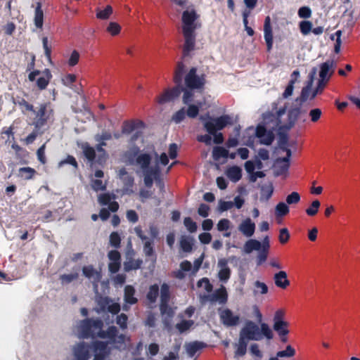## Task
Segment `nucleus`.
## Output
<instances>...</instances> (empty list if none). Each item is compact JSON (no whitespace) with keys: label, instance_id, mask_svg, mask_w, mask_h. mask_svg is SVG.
Returning a JSON list of instances; mask_svg holds the SVG:
<instances>
[{"label":"nucleus","instance_id":"1","mask_svg":"<svg viewBox=\"0 0 360 360\" xmlns=\"http://www.w3.org/2000/svg\"><path fill=\"white\" fill-rule=\"evenodd\" d=\"M200 18L194 8L186 10L182 13V33L184 38V44L182 49L183 58L191 56V52L195 47L196 34L195 30L200 27V23L196 21Z\"/></svg>","mask_w":360,"mask_h":360},{"label":"nucleus","instance_id":"2","mask_svg":"<svg viewBox=\"0 0 360 360\" xmlns=\"http://www.w3.org/2000/svg\"><path fill=\"white\" fill-rule=\"evenodd\" d=\"M200 120L203 122L206 131L214 136V142L221 144L224 142L222 133L217 131L222 130L227 125L232 124L231 117L229 115H223L217 117H212L209 114L201 115Z\"/></svg>","mask_w":360,"mask_h":360},{"label":"nucleus","instance_id":"3","mask_svg":"<svg viewBox=\"0 0 360 360\" xmlns=\"http://www.w3.org/2000/svg\"><path fill=\"white\" fill-rule=\"evenodd\" d=\"M185 72V65L182 61H179L174 71V82L176 84L172 89H166L163 94L157 98L160 104H164L178 98L182 92L183 87L181 86L183 76Z\"/></svg>","mask_w":360,"mask_h":360},{"label":"nucleus","instance_id":"4","mask_svg":"<svg viewBox=\"0 0 360 360\" xmlns=\"http://www.w3.org/2000/svg\"><path fill=\"white\" fill-rule=\"evenodd\" d=\"M32 124L35 128H43L53 117V110L49 102H44L39 104L36 109L34 108Z\"/></svg>","mask_w":360,"mask_h":360},{"label":"nucleus","instance_id":"5","mask_svg":"<svg viewBox=\"0 0 360 360\" xmlns=\"http://www.w3.org/2000/svg\"><path fill=\"white\" fill-rule=\"evenodd\" d=\"M103 322L100 319H85L80 322V331L84 338L98 337V333L103 328Z\"/></svg>","mask_w":360,"mask_h":360},{"label":"nucleus","instance_id":"6","mask_svg":"<svg viewBox=\"0 0 360 360\" xmlns=\"http://www.w3.org/2000/svg\"><path fill=\"white\" fill-rule=\"evenodd\" d=\"M184 81L186 87L189 89H201L205 85L206 75L205 74L198 75L197 68L193 67L186 75Z\"/></svg>","mask_w":360,"mask_h":360},{"label":"nucleus","instance_id":"7","mask_svg":"<svg viewBox=\"0 0 360 360\" xmlns=\"http://www.w3.org/2000/svg\"><path fill=\"white\" fill-rule=\"evenodd\" d=\"M336 68V63L333 60H327L326 62L319 65L318 79L329 82L331 77L335 72Z\"/></svg>","mask_w":360,"mask_h":360},{"label":"nucleus","instance_id":"8","mask_svg":"<svg viewBox=\"0 0 360 360\" xmlns=\"http://www.w3.org/2000/svg\"><path fill=\"white\" fill-rule=\"evenodd\" d=\"M240 335L248 340H259L262 339L258 326L252 321L245 323V326L240 332Z\"/></svg>","mask_w":360,"mask_h":360},{"label":"nucleus","instance_id":"9","mask_svg":"<svg viewBox=\"0 0 360 360\" xmlns=\"http://www.w3.org/2000/svg\"><path fill=\"white\" fill-rule=\"evenodd\" d=\"M316 71L317 68H313L311 69L309 75V80L305 86L302 88L300 96L295 99V103H305L307 100H313L314 98L311 97L313 92L311 88Z\"/></svg>","mask_w":360,"mask_h":360},{"label":"nucleus","instance_id":"10","mask_svg":"<svg viewBox=\"0 0 360 360\" xmlns=\"http://www.w3.org/2000/svg\"><path fill=\"white\" fill-rule=\"evenodd\" d=\"M281 316V311H277L274 317V329L279 335L281 340L285 342L287 340L286 335L289 331L287 328V323L282 320Z\"/></svg>","mask_w":360,"mask_h":360},{"label":"nucleus","instance_id":"11","mask_svg":"<svg viewBox=\"0 0 360 360\" xmlns=\"http://www.w3.org/2000/svg\"><path fill=\"white\" fill-rule=\"evenodd\" d=\"M219 317L221 323L227 326H235L238 324L240 318L238 315H234L229 309L220 310Z\"/></svg>","mask_w":360,"mask_h":360},{"label":"nucleus","instance_id":"12","mask_svg":"<svg viewBox=\"0 0 360 360\" xmlns=\"http://www.w3.org/2000/svg\"><path fill=\"white\" fill-rule=\"evenodd\" d=\"M205 298L210 302H219L225 304L228 300V294L224 285L217 289L212 295H205Z\"/></svg>","mask_w":360,"mask_h":360},{"label":"nucleus","instance_id":"13","mask_svg":"<svg viewBox=\"0 0 360 360\" xmlns=\"http://www.w3.org/2000/svg\"><path fill=\"white\" fill-rule=\"evenodd\" d=\"M144 184L146 187L151 188L153 184L154 179H158L160 174V169L158 165L150 167V169L144 171Z\"/></svg>","mask_w":360,"mask_h":360},{"label":"nucleus","instance_id":"14","mask_svg":"<svg viewBox=\"0 0 360 360\" xmlns=\"http://www.w3.org/2000/svg\"><path fill=\"white\" fill-rule=\"evenodd\" d=\"M264 40L266 44L267 51H270L273 46V32L271 25V18L266 16L264 24Z\"/></svg>","mask_w":360,"mask_h":360},{"label":"nucleus","instance_id":"15","mask_svg":"<svg viewBox=\"0 0 360 360\" xmlns=\"http://www.w3.org/2000/svg\"><path fill=\"white\" fill-rule=\"evenodd\" d=\"M238 231L247 238H250L255 231V224L250 218H246L239 224Z\"/></svg>","mask_w":360,"mask_h":360},{"label":"nucleus","instance_id":"16","mask_svg":"<svg viewBox=\"0 0 360 360\" xmlns=\"http://www.w3.org/2000/svg\"><path fill=\"white\" fill-rule=\"evenodd\" d=\"M73 353L76 360H89L90 358L89 347L84 342L79 343L75 346Z\"/></svg>","mask_w":360,"mask_h":360},{"label":"nucleus","instance_id":"17","mask_svg":"<svg viewBox=\"0 0 360 360\" xmlns=\"http://www.w3.org/2000/svg\"><path fill=\"white\" fill-rule=\"evenodd\" d=\"M143 250L147 258L146 261L150 260L153 266H154L157 260V255L154 250L153 240L148 239L144 241Z\"/></svg>","mask_w":360,"mask_h":360},{"label":"nucleus","instance_id":"18","mask_svg":"<svg viewBox=\"0 0 360 360\" xmlns=\"http://www.w3.org/2000/svg\"><path fill=\"white\" fill-rule=\"evenodd\" d=\"M160 311L163 318V323L166 326L170 324V321L174 315V309L169 305V302L160 303Z\"/></svg>","mask_w":360,"mask_h":360},{"label":"nucleus","instance_id":"19","mask_svg":"<svg viewBox=\"0 0 360 360\" xmlns=\"http://www.w3.org/2000/svg\"><path fill=\"white\" fill-rule=\"evenodd\" d=\"M41 73L42 76L36 80V84L37 88L41 91L46 89L52 78V74L49 68H45Z\"/></svg>","mask_w":360,"mask_h":360},{"label":"nucleus","instance_id":"20","mask_svg":"<svg viewBox=\"0 0 360 360\" xmlns=\"http://www.w3.org/2000/svg\"><path fill=\"white\" fill-rule=\"evenodd\" d=\"M308 107L305 103H295L294 105V120H300L306 121L307 117Z\"/></svg>","mask_w":360,"mask_h":360},{"label":"nucleus","instance_id":"21","mask_svg":"<svg viewBox=\"0 0 360 360\" xmlns=\"http://www.w3.org/2000/svg\"><path fill=\"white\" fill-rule=\"evenodd\" d=\"M152 161V157L148 153H139L136 158L135 165L139 166L143 172L150 169V165Z\"/></svg>","mask_w":360,"mask_h":360},{"label":"nucleus","instance_id":"22","mask_svg":"<svg viewBox=\"0 0 360 360\" xmlns=\"http://www.w3.org/2000/svg\"><path fill=\"white\" fill-rule=\"evenodd\" d=\"M136 290L134 286L127 285L124 290V300L126 304L133 305L138 302V299L134 296Z\"/></svg>","mask_w":360,"mask_h":360},{"label":"nucleus","instance_id":"23","mask_svg":"<svg viewBox=\"0 0 360 360\" xmlns=\"http://www.w3.org/2000/svg\"><path fill=\"white\" fill-rule=\"evenodd\" d=\"M41 2H37L34 9V23L37 28L41 29L44 25V11Z\"/></svg>","mask_w":360,"mask_h":360},{"label":"nucleus","instance_id":"24","mask_svg":"<svg viewBox=\"0 0 360 360\" xmlns=\"http://www.w3.org/2000/svg\"><path fill=\"white\" fill-rule=\"evenodd\" d=\"M219 266L221 267V269L218 273L219 278L223 282H226L231 276V270L227 266V261L226 259L219 260Z\"/></svg>","mask_w":360,"mask_h":360},{"label":"nucleus","instance_id":"25","mask_svg":"<svg viewBox=\"0 0 360 360\" xmlns=\"http://www.w3.org/2000/svg\"><path fill=\"white\" fill-rule=\"evenodd\" d=\"M82 272L85 277L93 278L96 282H98L101 278V272L95 269L92 265L84 266Z\"/></svg>","mask_w":360,"mask_h":360},{"label":"nucleus","instance_id":"26","mask_svg":"<svg viewBox=\"0 0 360 360\" xmlns=\"http://www.w3.org/2000/svg\"><path fill=\"white\" fill-rule=\"evenodd\" d=\"M81 148L85 158L89 162L93 163L96 161V150L94 147L91 146L89 143L86 142L82 143Z\"/></svg>","mask_w":360,"mask_h":360},{"label":"nucleus","instance_id":"27","mask_svg":"<svg viewBox=\"0 0 360 360\" xmlns=\"http://www.w3.org/2000/svg\"><path fill=\"white\" fill-rule=\"evenodd\" d=\"M118 334V330L114 326H110L107 330H103L102 328L98 333V337L102 339L108 338L112 341H115Z\"/></svg>","mask_w":360,"mask_h":360},{"label":"nucleus","instance_id":"28","mask_svg":"<svg viewBox=\"0 0 360 360\" xmlns=\"http://www.w3.org/2000/svg\"><path fill=\"white\" fill-rule=\"evenodd\" d=\"M248 340L242 336H239L238 342L236 344V349L235 351V357L243 356L247 352Z\"/></svg>","mask_w":360,"mask_h":360},{"label":"nucleus","instance_id":"29","mask_svg":"<svg viewBox=\"0 0 360 360\" xmlns=\"http://www.w3.org/2000/svg\"><path fill=\"white\" fill-rule=\"evenodd\" d=\"M140 153L138 146H134L124 153V158L130 165H135L136 158Z\"/></svg>","mask_w":360,"mask_h":360},{"label":"nucleus","instance_id":"30","mask_svg":"<svg viewBox=\"0 0 360 360\" xmlns=\"http://www.w3.org/2000/svg\"><path fill=\"white\" fill-rule=\"evenodd\" d=\"M262 243L256 239H249L245 242L243 246V250L245 253L250 254L253 250H260Z\"/></svg>","mask_w":360,"mask_h":360},{"label":"nucleus","instance_id":"31","mask_svg":"<svg viewBox=\"0 0 360 360\" xmlns=\"http://www.w3.org/2000/svg\"><path fill=\"white\" fill-rule=\"evenodd\" d=\"M274 281L276 286L285 288L289 285L287 275L285 271H281L274 276Z\"/></svg>","mask_w":360,"mask_h":360},{"label":"nucleus","instance_id":"32","mask_svg":"<svg viewBox=\"0 0 360 360\" xmlns=\"http://www.w3.org/2000/svg\"><path fill=\"white\" fill-rule=\"evenodd\" d=\"M35 66V56L32 55L31 61L27 64V71H30L28 75V79L30 82H34L36 80V77L41 74V71L38 70H34Z\"/></svg>","mask_w":360,"mask_h":360},{"label":"nucleus","instance_id":"33","mask_svg":"<svg viewBox=\"0 0 360 360\" xmlns=\"http://www.w3.org/2000/svg\"><path fill=\"white\" fill-rule=\"evenodd\" d=\"M226 175L232 181L237 182L242 176L241 169L237 166L231 167L227 169Z\"/></svg>","mask_w":360,"mask_h":360},{"label":"nucleus","instance_id":"34","mask_svg":"<svg viewBox=\"0 0 360 360\" xmlns=\"http://www.w3.org/2000/svg\"><path fill=\"white\" fill-rule=\"evenodd\" d=\"M19 176L24 180L32 179L37 174V171L30 167H20L18 169Z\"/></svg>","mask_w":360,"mask_h":360},{"label":"nucleus","instance_id":"35","mask_svg":"<svg viewBox=\"0 0 360 360\" xmlns=\"http://www.w3.org/2000/svg\"><path fill=\"white\" fill-rule=\"evenodd\" d=\"M143 260L141 259H129L124 263V269L125 271H130L131 270H137L141 267Z\"/></svg>","mask_w":360,"mask_h":360},{"label":"nucleus","instance_id":"36","mask_svg":"<svg viewBox=\"0 0 360 360\" xmlns=\"http://www.w3.org/2000/svg\"><path fill=\"white\" fill-rule=\"evenodd\" d=\"M113 13L112 7L108 5L103 10L97 8L96 9V17L99 20H108Z\"/></svg>","mask_w":360,"mask_h":360},{"label":"nucleus","instance_id":"37","mask_svg":"<svg viewBox=\"0 0 360 360\" xmlns=\"http://www.w3.org/2000/svg\"><path fill=\"white\" fill-rule=\"evenodd\" d=\"M204 346L205 344L201 342L195 341L191 342L186 346L187 353L191 357H193L196 352L202 349Z\"/></svg>","mask_w":360,"mask_h":360},{"label":"nucleus","instance_id":"38","mask_svg":"<svg viewBox=\"0 0 360 360\" xmlns=\"http://www.w3.org/2000/svg\"><path fill=\"white\" fill-rule=\"evenodd\" d=\"M159 286L157 284H153L149 287L148 291L146 294V298L150 303H155L159 295Z\"/></svg>","mask_w":360,"mask_h":360},{"label":"nucleus","instance_id":"39","mask_svg":"<svg viewBox=\"0 0 360 360\" xmlns=\"http://www.w3.org/2000/svg\"><path fill=\"white\" fill-rule=\"evenodd\" d=\"M180 248L185 252H190L193 249V239L186 236H182L180 239Z\"/></svg>","mask_w":360,"mask_h":360},{"label":"nucleus","instance_id":"40","mask_svg":"<svg viewBox=\"0 0 360 360\" xmlns=\"http://www.w3.org/2000/svg\"><path fill=\"white\" fill-rule=\"evenodd\" d=\"M95 150L98 153L96 162L100 165H104L108 156L106 150L99 144L96 145Z\"/></svg>","mask_w":360,"mask_h":360},{"label":"nucleus","instance_id":"41","mask_svg":"<svg viewBox=\"0 0 360 360\" xmlns=\"http://www.w3.org/2000/svg\"><path fill=\"white\" fill-rule=\"evenodd\" d=\"M170 300L169 286L167 283H164L160 288V303L169 302Z\"/></svg>","mask_w":360,"mask_h":360},{"label":"nucleus","instance_id":"42","mask_svg":"<svg viewBox=\"0 0 360 360\" xmlns=\"http://www.w3.org/2000/svg\"><path fill=\"white\" fill-rule=\"evenodd\" d=\"M229 155V150L222 146H216L213 148L212 156L216 160L221 158H227Z\"/></svg>","mask_w":360,"mask_h":360},{"label":"nucleus","instance_id":"43","mask_svg":"<svg viewBox=\"0 0 360 360\" xmlns=\"http://www.w3.org/2000/svg\"><path fill=\"white\" fill-rule=\"evenodd\" d=\"M121 26L116 22H110L106 27V32L111 36H117L121 32Z\"/></svg>","mask_w":360,"mask_h":360},{"label":"nucleus","instance_id":"44","mask_svg":"<svg viewBox=\"0 0 360 360\" xmlns=\"http://www.w3.org/2000/svg\"><path fill=\"white\" fill-rule=\"evenodd\" d=\"M193 324L194 321L193 320H183L180 323H176V328L179 333H183L189 330Z\"/></svg>","mask_w":360,"mask_h":360},{"label":"nucleus","instance_id":"45","mask_svg":"<svg viewBox=\"0 0 360 360\" xmlns=\"http://www.w3.org/2000/svg\"><path fill=\"white\" fill-rule=\"evenodd\" d=\"M288 212L289 208L288 205L285 203L281 202L276 205L275 210V214L276 217H281L287 214Z\"/></svg>","mask_w":360,"mask_h":360},{"label":"nucleus","instance_id":"46","mask_svg":"<svg viewBox=\"0 0 360 360\" xmlns=\"http://www.w3.org/2000/svg\"><path fill=\"white\" fill-rule=\"evenodd\" d=\"M41 128H35L32 131V133H30L25 139V143L27 145L32 144L34 143L38 135L43 134V131H41Z\"/></svg>","mask_w":360,"mask_h":360},{"label":"nucleus","instance_id":"47","mask_svg":"<svg viewBox=\"0 0 360 360\" xmlns=\"http://www.w3.org/2000/svg\"><path fill=\"white\" fill-rule=\"evenodd\" d=\"M328 84V82L318 79L316 86L313 90L311 97L315 98L317 95L321 94L323 92Z\"/></svg>","mask_w":360,"mask_h":360},{"label":"nucleus","instance_id":"48","mask_svg":"<svg viewBox=\"0 0 360 360\" xmlns=\"http://www.w3.org/2000/svg\"><path fill=\"white\" fill-rule=\"evenodd\" d=\"M79 274L77 273H72L70 274H62L60 276V280L63 285L69 284L73 281L77 279Z\"/></svg>","mask_w":360,"mask_h":360},{"label":"nucleus","instance_id":"49","mask_svg":"<svg viewBox=\"0 0 360 360\" xmlns=\"http://www.w3.org/2000/svg\"><path fill=\"white\" fill-rule=\"evenodd\" d=\"M301 33L303 35L308 34L312 30V23L308 20H302L299 24Z\"/></svg>","mask_w":360,"mask_h":360},{"label":"nucleus","instance_id":"50","mask_svg":"<svg viewBox=\"0 0 360 360\" xmlns=\"http://www.w3.org/2000/svg\"><path fill=\"white\" fill-rule=\"evenodd\" d=\"M184 224L190 233H194L197 231L198 226L196 222L189 217L184 218Z\"/></svg>","mask_w":360,"mask_h":360},{"label":"nucleus","instance_id":"51","mask_svg":"<svg viewBox=\"0 0 360 360\" xmlns=\"http://www.w3.org/2000/svg\"><path fill=\"white\" fill-rule=\"evenodd\" d=\"M144 123L142 121H138V122H131L125 125L123 131L124 133L129 134L134 131L136 128L139 127H143Z\"/></svg>","mask_w":360,"mask_h":360},{"label":"nucleus","instance_id":"52","mask_svg":"<svg viewBox=\"0 0 360 360\" xmlns=\"http://www.w3.org/2000/svg\"><path fill=\"white\" fill-rule=\"evenodd\" d=\"M186 115V112L185 108H181L172 115V120L175 123L179 124L185 119Z\"/></svg>","mask_w":360,"mask_h":360},{"label":"nucleus","instance_id":"53","mask_svg":"<svg viewBox=\"0 0 360 360\" xmlns=\"http://www.w3.org/2000/svg\"><path fill=\"white\" fill-rule=\"evenodd\" d=\"M121 238L117 232H112L110 235V244L112 247L118 248L120 247Z\"/></svg>","mask_w":360,"mask_h":360},{"label":"nucleus","instance_id":"54","mask_svg":"<svg viewBox=\"0 0 360 360\" xmlns=\"http://www.w3.org/2000/svg\"><path fill=\"white\" fill-rule=\"evenodd\" d=\"M292 347L291 345H288L285 350L278 352L276 357H271L269 360H278V357L292 356Z\"/></svg>","mask_w":360,"mask_h":360},{"label":"nucleus","instance_id":"55","mask_svg":"<svg viewBox=\"0 0 360 360\" xmlns=\"http://www.w3.org/2000/svg\"><path fill=\"white\" fill-rule=\"evenodd\" d=\"M320 205L321 203L318 200H314L311 206L306 210V213L309 216H314L318 212Z\"/></svg>","mask_w":360,"mask_h":360},{"label":"nucleus","instance_id":"56","mask_svg":"<svg viewBox=\"0 0 360 360\" xmlns=\"http://www.w3.org/2000/svg\"><path fill=\"white\" fill-rule=\"evenodd\" d=\"M65 164L71 165L72 167H74V168L75 169H78L77 162L76 159L72 155H68L65 159L61 160L59 162L58 166L61 167V166H63V165H65Z\"/></svg>","mask_w":360,"mask_h":360},{"label":"nucleus","instance_id":"57","mask_svg":"<svg viewBox=\"0 0 360 360\" xmlns=\"http://www.w3.org/2000/svg\"><path fill=\"white\" fill-rule=\"evenodd\" d=\"M112 198H115L114 195H110L109 193H102L98 196V202L102 205H108Z\"/></svg>","mask_w":360,"mask_h":360},{"label":"nucleus","instance_id":"58","mask_svg":"<svg viewBox=\"0 0 360 360\" xmlns=\"http://www.w3.org/2000/svg\"><path fill=\"white\" fill-rule=\"evenodd\" d=\"M112 302V300L108 297H101L98 300V304L102 311L108 309V307Z\"/></svg>","mask_w":360,"mask_h":360},{"label":"nucleus","instance_id":"59","mask_svg":"<svg viewBox=\"0 0 360 360\" xmlns=\"http://www.w3.org/2000/svg\"><path fill=\"white\" fill-rule=\"evenodd\" d=\"M128 316L125 314H121L117 316L116 323L122 329L127 327Z\"/></svg>","mask_w":360,"mask_h":360},{"label":"nucleus","instance_id":"60","mask_svg":"<svg viewBox=\"0 0 360 360\" xmlns=\"http://www.w3.org/2000/svg\"><path fill=\"white\" fill-rule=\"evenodd\" d=\"M186 112L188 117L195 118L199 113V107L195 105H189Z\"/></svg>","mask_w":360,"mask_h":360},{"label":"nucleus","instance_id":"61","mask_svg":"<svg viewBox=\"0 0 360 360\" xmlns=\"http://www.w3.org/2000/svg\"><path fill=\"white\" fill-rule=\"evenodd\" d=\"M231 222L228 219H221L217 223V230L219 231H226L230 228Z\"/></svg>","mask_w":360,"mask_h":360},{"label":"nucleus","instance_id":"62","mask_svg":"<svg viewBox=\"0 0 360 360\" xmlns=\"http://www.w3.org/2000/svg\"><path fill=\"white\" fill-rule=\"evenodd\" d=\"M45 144H43L37 150V159L42 165L46 163V158L45 156Z\"/></svg>","mask_w":360,"mask_h":360},{"label":"nucleus","instance_id":"63","mask_svg":"<svg viewBox=\"0 0 360 360\" xmlns=\"http://www.w3.org/2000/svg\"><path fill=\"white\" fill-rule=\"evenodd\" d=\"M91 187L95 191H105L106 186L103 184V181L101 179H94L91 181Z\"/></svg>","mask_w":360,"mask_h":360},{"label":"nucleus","instance_id":"64","mask_svg":"<svg viewBox=\"0 0 360 360\" xmlns=\"http://www.w3.org/2000/svg\"><path fill=\"white\" fill-rule=\"evenodd\" d=\"M79 53L76 50H74L72 53H71V55L69 58V60H68V65L71 67H73L75 65H76L78 62H79Z\"/></svg>","mask_w":360,"mask_h":360}]
</instances>
